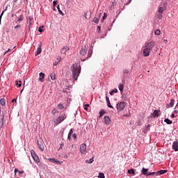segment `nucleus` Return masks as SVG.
<instances>
[{"label":"nucleus","mask_w":178,"mask_h":178,"mask_svg":"<svg viewBox=\"0 0 178 178\" xmlns=\"http://www.w3.org/2000/svg\"><path fill=\"white\" fill-rule=\"evenodd\" d=\"M107 106L108 108H111V109H113V106H112V105H111V102H107Z\"/></svg>","instance_id":"37998d69"},{"label":"nucleus","mask_w":178,"mask_h":178,"mask_svg":"<svg viewBox=\"0 0 178 178\" xmlns=\"http://www.w3.org/2000/svg\"><path fill=\"white\" fill-rule=\"evenodd\" d=\"M41 51H42V49H41V47H40L39 48H38L36 51L35 56H37V55H40V54H41Z\"/></svg>","instance_id":"a878e982"},{"label":"nucleus","mask_w":178,"mask_h":178,"mask_svg":"<svg viewBox=\"0 0 178 178\" xmlns=\"http://www.w3.org/2000/svg\"><path fill=\"white\" fill-rule=\"evenodd\" d=\"M84 110L88 112V107H84Z\"/></svg>","instance_id":"4d7b16f0"},{"label":"nucleus","mask_w":178,"mask_h":178,"mask_svg":"<svg viewBox=\"0 0 178 178\" xmlns=\"http://www.w3.org/2000/svg\"><path fill=\"white\" fill-rule=\"evenodd\" d=\"M69 49H70V48H69L68 46L64 47L61 49V54H66V52H67V51H69Z\"/></svg>","instance_id":"f3484780"},{"label":"nucleus","mask_w":178,"mask_h":178,"mask_svg":"<svg viewBox=\"0 0 178 178\" xmlns=\"http://www.w3.org/2000/svg\"><path fill=\"white\" fill-rule=\"evenodd\" d=\"M72 135H73V129H71L70 130L69 134H68V137H67L68 140H71L72 139Z\"/></svg>","instance_id":"412c9836"},{"label":"nucleus","mask_w":178,"mask_h":178,"mask_svg":"<svg viewBox=\"0 0 178 178\" xmlns=\"http://www.w3.org/2000/svg\"><path fill=\"white\" fill-rule=\"evenodd\" d=\"M86 54H87V47L86 46H83L81 47V50L80 51V55H81V56H86Z\"/></svg>","instance_id":"1a4fd4ad"},{"label":"nucleus","mask_w":178,"mask_h":178,"mask_svg":"<svg viewBox=\"0 0 178 178\" xmlns=\"http://www.w3.org/2000/svg\"><path fill=\"white\" fill-rule=\"evenodd\" d=\"M105 115V110H101L99 112V118H102Z\"/></svg>","instance_id":"cd10ccee"},{"label":"nucleus","mask_w":178,"mask_h":178,"mask_svg":"<svg viewBox=\"0 0 178 178\" xmlns=\"http://www.w3.org/2000/svg\"><path fill=\"white\" fill-rule=\"evenodd\" d=\"M31 154L32 155L33 159L35 161L36 163H38V162H40V158H38V156L37 154H35V152L34 150H31Z\"/></svg>","instance_id":"0eeeda50"},{"label":"nucleus","mask_w":178,"mask_h":178,"mask_svg":"<svg viewBox=\"0 0 178 178\" xmlns=\"http://www.w3.org/2000/svg\"><path fill=\"white\" fill-rule=\"evenodd\" d=\"M65 119H66V114H61V115H60L56 121H54V122L56 123V124H59L60 123H62V122H63V120H65Z\"/></svg>","instance_id":"7ed1b4c3"},{"label":"nucleus","mask_w":178,"mask_h":178,"mask_svg":"<svg viewBox=\"0 0 178 178\" xmlns=\"http://www.w3.org/2000/svg\"><path fill=\"white\" fill-rule=\"evenodd\" d=\"M129 175H134L136 172L134 171V169L131 168V170H128Z\"/></svg>","instance_id":"bb28decb"},{"label":"nucleus","mask_w":178,"mask_h":178,"mask_svg":"<svg viewBox=\"0 0 178 178\" xmlns=\"http://www.w3.org/2000/svg\"><path fill=\"white\" fill-rule=\"evenodd\" d=\"M104 122L106 124H111V118H109V116H105L104 117Z\"/></svg>","instance_id":"dca6fc26"},{"label":"nucleus","mask_w":178,"mask_h":178,"mask_svg":"<svg viewBox=\"0 0 178 178\" xmlns=\"http://www.w3.org/2000/svg\"><path fill=\"white\" fill-rule=\"evenodd\" d=\"M149 54H151V51L148 49V48L145 47L143 49V56H149Z\"/></svg>","instance_id":"9b49d317"},{"label":"nucleus","mask_w":178,"mask_h":178,"mask_svg":"<svg viewBox=\"0 0 178 178\" xmlns=\"http://www.w3.org/2000/svg\"><path fill=\"white\" fill-rule=\"evenodd\" d=\"M15 101H16V99H13L12 100V102H15Z\"/></svg>","instance_id":"0e129e2a"},{"label":"nucleus","mask_w":178,"mask_h":178,"mask_svg":"<svg viewBox=\"0 0 178 178\" xmlns=\"http://www.w3.org/2000/svg\"><path fill=\"white\" fill-rule=\"evenodd\" d=\"M21 26L20 25H17L14 27V30H15L16 31H17V30H19L20 29Z\"/></svg>","instance_id":"79ce46f5"},{"label":"nucleus","mask_w":178,"mask_h":178,"mask_svg":"<svg viewBox=\"0 0 178 178\" xmlns=\"http://www.w3.org/2000/svg\"><path fill=\"white\" fill-rule=\"evenodd\" d=\"M58 12H59L60 15H62V16H63V15H64L63 12H62L60 10H59Z\"/></svg>","instance_id":"864d4df0"},{"label":"nucleus","mask_w":178,"mask_h":178,"mask_svg":"<svg viewBox=\"0 0 178 178\" xmlns=\"http://www.w3.org/2000/svg\"><path fill=\"white\" fill-rule=\"evenodd\" d=\"M106 102H111V101H109V97H108L107 96L106 97Z\"/></svg>","instance_id":"09e8293b"},{"label":"nucleus","mask_w":178,"mask_h":178,"mask_svg":"<svg viewBox=\"0 0 178 178\" xmlns=\"http://www.w3.org/2000/svg\"><path fill=\"white\" fill-rule=\"evenodd\" d=\"M157 13L163 14V7H159Z\"/></svg>","instance_id":"c756f323"},{"label":"nucleus","mask_w":178,"mask_h":178,"mask_svg":"<svg viewBox=\"0 0 178 178\" xmlns=\"http://www.w3.org/2000/svg\"><path fill=\"white\" fill-rule=\"evenodd\" d=\"M72 137H73V138H74V140H76V138H77V135H76V134H74L72 135Z\"/></svg>","instance_id":"de8ad7c7"},{"label":"nucleus","mask_w":178,"mask_h":178,"mask_svg":"<svg viewBox=\"0 0 178 178\" xmlns=\"http://www.w3.org/2000/svg\"><path fill=\"white\" fill-rule=\"evenodd\" d=\"M154 34L156 35H161V30H159V29L156 30L154 32Z\"/></svg>","instance_id":"2f4dec72"},{"label":"nucleus","mask_w":178,"mask_h":178,"mask_svg":"<svg viewBox=\"0 0 178 178\" xmlns=\"http://www.w3.org/2000/svg\"><path fill=\"white\" fill-rule=\"evenodd\" d=\"M24 19V17L23 16V15H21L20 16L17 17L15 20V23L16 24H19V23H22V22H23V19Z\"/></svg>","instance_id":"6e6552de"},{"label":"nucleus","mask_w":178,"mask_h":178,"mask_svg":"<svg viewBox=\"0 0 178 178\" xmlns=\"http://www.w3.org/2000/svg\"><path fill=\"white\" fill-rule=\"evenodd\" d=\"M159 112H161V111L154 110V111L152 113L153 118H159Z\"/></svg>","instance_id":"4468645a"},{"label":"nucleus","mask_w":178,"mask_h":178,"mask_svg":"<svg viewBox=\"0 0 178 178\" xmlns=\"http://www.w3.org/2000/svg\"><path fill=\"white\" fill-rule=\"evenodd\" d=\"M57 9L58 11L60 10V8L59 7V6H57Z\"/></svg>","instance_id":"052dcab7"},{"label":"nucleus","mask_w":178,"mask_h":178,"mask_svg":"<svg viewBox=\"0 0 178 178\" xmlns=\"http://www.w3.org/2000/svg\"><path fill=\"white\" fill-rule=\"evenodd\" d=\"M177 107H178V103L177 104V105H176L175 108H177Z\"/></svg>","instance_id":"774afa93"},{"label":"nucleus","mask_w":178,"mask_h":178,"mask_svg":"<svg viewBox=\"0 0 178 178\" xmlns=\"http://www.w3.org/2000/svg\"><path fill=\"white\" fill-rule=\"evenodd\" d=\"M0 104L1 105H2V106H5V105H6V100L5 99V98H1L0 99Z\"/></svg>","instance_id":"a211bd4d"},{"label":"nucleus","mask_w":178,"mask_h":178,"mask_svg":"<svg viewBox=\"0 0 178 178\" xmlns=\"http://www.w3.org/2000/svg\"><path fill=\"white\" fill-rule=\"evenodd\" d=\"M56 112H58V111L54 108V109L51 111V113H52V115H55V113H56Z\"/></svg>","instance_id":"49530a36"},{"label":"nucleus","mask_w":178,"mask_h":178,"mask_svg":"<svg viewBox=\"0 0 178 178\" xmlns=\"http://www.w3.org/2000/svg\"><path fill=\"white\" fill-rule=\"evenodd\" d=\"M57 3H58V1H53V6L55 8V6H56Z\"/></svg>","instance_id":"a18cd8bd"},{"label":"nucleus","mask_w":178,"mask_h":178,"mask_svg":"<svg viewBox=\"0 0 178 178\" xmlns=\"http://www.w3.org/2000/svg\"><path fill=\"white\" fill-rule=\"evenodd\" d=\"M79 150L82 155L87 154V145L86 143L81 144L80 145Z\"/></svg>","instance_id":"f03ea898"},{"label":"nucleus","mask_w":178,"mask_h":178,"mask_svg":"<svg viewBox=\"0 0 178 178\" xmlns=\"http://www.w3.org/2000/svg\"><path fill=\"white\" fill-rule=\"evenodd\" d=\"M174 105H175V99H172L170 100V104H167L165 105V106H166L167 108H173Z\"/></svg>","instance_id":"f8f14e48"},{"label":"nucleus","mask_w":178,"mask_h":178,"mask_svg":"<svg viewBox=\"0 0 178 178\" xmlns=\"http://www.w3.org/2000/svg\"><path fill=\"white\" fill-rule=\"evenodd\" d=\"M174 113H178L177 110H175V111H174Z\"/></svg>","instance_id":"680f3d73"},{"label":"nucleus","mask_w":178,"mask_h":178,"mask_svg":"<svg viewBox=\"0 0 178 178\" xmlns=\"http://www.w3.org/2000/svg\"><path fill=\"white\" fill-rule=\"evenodd\" d=\"M130 2H131V0L128 1V3H130Z\"/></svg>","instance_id":"338daca9"},{"label":"nucleus","mask_w":178,"mask_h":178,"mask_svg":"<svg viewBox=\"0 0 178 178\" xmlns=\"http://www.w3.org/2000/svg\"><path fill=\"white\" fill-rule=\"evenodd\" d=\"M15 85L18 86V87H22V81H16Z\"/></svg>","instance_id":"7c9ffc66"},{"label":"nucleus","mask_w":178,"mask_h":178,"mask_svg":"<svg viewBox=\"0 0 178 178\" xmlns=\"http://www.w3.org/2000/svg\"><path fill=\"white\" fill-rule=\"evenodd\" d=\"M157 19L159 20H162L163 17V14L161 13H157Z\"/></svg>","instance_id":"6ab92c4d"},{"label":"nucleus","mask_w":178,"mask_h":178,"mask_svg":"<svg viewBox=\"0 0 178 178\" xmlns=\"http://www.w3.org/2000/svg\"><path fill=\"white\" fill-rule=\"evenodd\" d=\"M28 20H29V26L30 27V26H31V20H33V17H31V16L29 17Z\"/></svg>","instance_id":"f704fd0d"},{"label":"nucleus","mask_w":178,"mask_h":178,"mask_svg":"<svg viewBox=\"0 0 178 178\" xmlns=\"http://www.w3.org/2000/svg\"><path fill=\"white\" fill-rule=\"evenodd\" d=\"M38 145L41 151H44V142L42 140H38Z\"/></svg>","instance_id":"9d476101"},{"label":"nucleus","mask_w":178,"mask_h":178,"mask_svg":"<svg viewBox=\"0 0 178 178\" xmlns=\"http://www.w3.org/2000/svg\"><path fill=\"white\" fill-rule=\"evenodd\" d=\"M71 70L72 72V77L75 81H77L79 79V76H80V73H81V67L80 65L78 63H74L71 67Z\"/></svg>","instance_id":"f257e3e1"},{"label":"nucleus","mask_w":178,"mask_h":178,"mask_svg":"<svg viewBox=\"0 0 178 178\" xmlns=\"http://www.w3.org/2000/svg\"><path fill=\"white\" fill-rule=\"evenodd\" d=\"M172 148L175 151H176V152L178 151V141L177 140H175L173 142Z\"/></svg>","instance_id":"ddd939ff"},{"label":"nucleus","mask_w":178,"mask_h":178,"mask_svg":"<svg viewBox=\"0 0 178 178\" xmlns=\"http://www.w3.org/2000/svg\"><path fill=\"white\" fill-rule=\"evenodd\" d=\"M99 178H105V175L103 172H99Z\"/></svg>","instance_id":"c9c22d12"},{"label":"nucleus","mask_w":178,"mask_h":178,"mask_svg":"<svg viewBox=\"0 0 178 178\" xmlns=\"http://www.w3.org/2000/svg\"><path fill=\"white\" fill-rule=\"evenodd\" d=\"M6 10H8V7H6V9L2 11L1 15H0V22L2 19V16H3V13H5V12H6Z\"/></svg>","instance_id":"c85d7f7f"},{"label":"nucleus","mask_w":178,"mask_h":178,"mask_svg":"<svg viewBox=\"0 0 178 178\" xmlns=\"http://www.w3.org/2000/svg\"><path fill=\"white\" fill-rule=\"evenodd\" d=\"M155 47V42L151 41L145 44V48L147 49L152 51V49Z\"/></svg>","instance_id":"423d86ee"},{"label":"nucleus","mask_w":178,"mask_h":178,"mask_svg":"<svg viewBox=\"0 0 178 178\" xmlns=\"http://www.w3.org/2000/svg\"><path fill=\"white\" fill-rule=\"evenodd\" d=\"M107 16H108V15L106 14V13H104V16L102 17V19H103L102 22H104V20H105L106 19Z\"/></svg>","instance_id":"c03bdc74"},{"label":"nucleus","mask_w":178,"mask_h":178,"mask_svg":"<svg viewBox=\"0 0 178 178\" xmlns=\"http://www.w3.org/2000/svg\"><path fill=\"white\" fill-rule=\"evenodd\" d=\"M4 118H5V115H3L0 116V123H3Z\"/></svg>","instance_id":"e433bc0d"},{"label":"nucleus","mask_w":178,"mask_h":178,"mask_svg":"<svg viewBox=\"0 0 178 178\" xmlns=\"http://www.w3.org/2000/svg\"><path fill=\"white\" fill-rule=\"evenodd\" d=\"M165 173H168L166 170H161L157 172V175H165Z\"/></svg>","instance_id":"aec40b11"},{"label":"nucleus","mask_w":178,"mask_h":178,"mask_svg":"<svg viewBox=\"0 0 178 178\" xmlns=\"http://www.w3.org/2000/svg\"><path fill=\"white\" fill-rule=\"evenodd\" d=\"M90 106V104H87L84 105V107L88 108Z\"/></svg>","instance_id":"6e6d98bb"},{"label":"nucleus","mask_w":178,"mask_h":178,"mask_svg":"<svg viewBox=\"0 0 178 178\" xmlns=\"http://www.w3.org/2000/svg\"><path fill=\"white\" fill-rule=\"evenodd\" d=\"M127 104L124 102H121L118 104H117V109L118 111H122L123 109H124V106H126Z\"/></svg>","instance_id":"39448f33"},{"label":"nucleus","mask_w":178,"mask_h":178,"mask_svg":"<svg viewBox=\"0 0 178 178\" xmlns=\"http://www.w3.org/2000/svg\"><path fill=\"white\" fill-rule=\"evenodd\" d=\"M58 108L59 109H63V108H65V106H63V104H59L58 105Z\"/></svg>","instance_id":"a19ab883"},{"label":"nucleus","mask_w":178,"mask_h":178,"mask_svg":"<svg viewBox=\"0 0 178 178\" xmlns=\"http://www.w3.org/2000/svg\"><path fill=\"white\" fill-rule=\"evenodd\" d=\"M118 92V89H113L111 92H110L111 95H113V94Z\"/></svg>","instance_id":"72a5a7b5"},{"label":"nucleus","mask_w":178,"mask_h":178,"mask_svg":"<svg viewBox=\"0 0 178 178\" xmlns=\"http://www.w3.org/2000/svg\"><path fill=\"white\" fill-rule=\"evenodd\" d=\"M156 172H148V169L145 168H143L142 169V175H145V176H154V175H155Z\"/></svg>","instance_id":"20e7f679"},{"label":"nucleus","mask_w":178,"mask_h":178,"mask_svg":"<svg viewBox=\"0 0 178 178\" xmlns=\"http://www.w3.org/2000/svg\"><path fill=\"white\" fill-rule=\"evenodd\" d=\"M17 172H19V170H18L17 168H15V175H16V173H17Z\"/></svg>","instance_id":"5fc2aeb1"},{"label":"nucleus","mask_w":178,"mask_h":178,"mask_svg":"<svg viewBox=\"0 0 178 178\" xmlns=\"http://www.w3.org/2000/svg\"><path fill=\"white\" fill-rule=\"evenodd\" d=\"M123 88H124V86H123V84H120V86H119V90H120V91H123Z\"/></svg>","instance_id":"ea45409f"},{"label":"nucleus","mask_w":178,"mask_h":178,"mask_svg":"<svg viewBox=\"0 0 178 178\" xmlns=\"http://www.w3.org/2000/svg\"><path fill=\"white\" fill-rule=\"evenodd\" d=\"M43 28H44V26H42L39 27V29H38L39 33L44 32V30L42 29Z\"/></svg>","instance_id":"58836bf2"},{"label":"nucleus","mask_w":178,"mask_h":178,"mask_svg":"<svg viewBox=\"0 0 178 178\" xmlns=\"http://www.w3.org/2000/svg\"><path fill=\"white\" fill-rule=\"evenodd\" d=\"M56 75L55 74V73H51V74H50V77H51V80H56Z\"/></svg>","instance_id":"393cba45"},{"label":"nucleus","mask_w":178,"mask_h":178,"mask_svg":"<svg viewBox=\"0 0 178 178\" xmlns=\"http://www.w3.org/2000/svg\"><path fill=\"white\" fill-rule=\"evenodd\" d=\"M92 55V49H90L88 52V56L86 58H91Z\"/></svg>","instance_id":"5701e85b"},{"label":"nucleus","mask_w":178,"mask_h":178,"mask_svg":"<svg viewBox=\"0 0 178 178\" xmlns=\"http://www.w3.org/2000/svg\"><path fill=\"white\" fill-rule=\"evenodd\" d=\"M39 74V81H41V83H42L44 81V79L45 78V74L40 72Z\"/></svg>","instance_id":"2eb2a0df"},{"label":"nucleus","mask_w":178,"mask_h":178,"mask_svg":"<svg viewBox=\"0 0 178 178\" xmlns=\"http://www.w3.org/2000/svg\"><path fill=\"white\" fill-rule=\"evenodd\" d=\"M164 122L165 123H167V124H172V123H173V122H172V120H169V118L165 119Z\"/></svg>","instance_id":"b1692460"},{"label":"nucleus","mask_w":178,"mask_h":178,"mask_svg":"<svg viewBox=\"0 0 178 178\" xmlns=\"http://www.w3.org/2000/svg\"><path fill=\"white\" fill-rule=\"evenodd\" d=\"M123 73L127 74V73H129V70H124V72H123Z\"/></svg>","instance_id":"8fccbe9b"},{"label":"nucleus","mask_w":178,"mask_h":178,"mask_svg":"<svg viewBox=\"0 0 178 178\" xmlns=\"http://www.w3.org/2000/svg\"><path fill=\"white\" fill-rule=\"evenodd\" d=\"M97 31H99V33L101 31V26H97Z\"/></svg>","instance_id":"3c124183"},{"label":"nucleus","mask_w":178,"mask_h":178,"mask_svg":"<svg viewBox=\"0 0 178 178\" xmlns=\"http://www.w3.org/2000/svg\"><path fill=\"white\" fill-rule=\"evenodd\" d=\"M56 65H58V63H54V66H56Z\"/></svg>","instance_id":"69168bd1"},{"label":"nucleus","mask_w":178,"mask_h":178,"mask_svg":"<svg viewBox=\"0 0 178 178\" xmlns=\"http://www.w3.org/2000/svg\"><path fill=\"white\" fill-rule=\"evenodd\" d=\"M49 160L50 161V162H53V163H57V164L60 163V161H59L55 159H49Z\"/></svg>","instance_id":"4be33fe9"},{"label":"nucleus","mask_w":178,"mask_h":178,"mask_svg":"<svg viewBox=\"0 0 178 178\" xmlns=\"http://www.w3.org/2000/svg\"><path fill=\"white\" fill-rule=\"evenodd\" d=\"M164 42H165V44H167L168 40H164Z\"/></svg>","instance_id":"e2e57ef3"},{"label":"nucleus","mask_w":178,"mask_h":178,"mask_svg":"<svg viewBox=\"0 0 178 178\" xmlns=\"http://www.w3.org/2000/svg\"><path fill=\"white\" fill-rule=\"evenodd\" d=\"M92 162H94V159L93 158L86 161V163H92Z\"/></svg>","instance_id":"473e14b6"},{"label":"nucleus","mask_w":178,"mask_h":178,"mask_svg":"<svg viewBox=\"0 0 178 178\" xmlns=\"http://www.w3.org/2000/svg\"><path fill=\"white\" fill-rule=\"evenodd\" d=\"M10 51L11 50L10 49H8V51L5 52V54H8V52H10Z\"/></svg>","instance_id":"13d9d810"},{"label":"nucleus","mask_w":178,"mask_h":178,"mask_svg":"<svg viewBox=\"0 0 178 178\" xmlns=\"http://www.w3.org/2000/svg\"><path fill=\"white\" fill-rule=\"evenodd\" d=\"M93 22L97 24L99 22V18L95 17Z\"/></svg>","instance_id":"4c0bfd02"},{"label":"nucleus","mask_w":178,"mask_h":178,"mask_svg":"<svg viewBox=\"0 0 178 178\" xmlns=\"http://www.w3.org/2000/svg\"><path fill=\"white\" fill-rule=\"evenodd\" d=\"M18 173L19 174V175H23V173H24V171H18Z\"/></svg>","instance_id":"603ef678"},{"label":"nucleus","mask_w":178,"mask_h":178,"mask_svg":"<svg viewBox=\"0 0 178 178\" xmlns=\"http://www.w3.org/2000/svg\"><path fill=\"white\" fill-rule=\"evenodd\" d=\"M171 118H175V114H174V113H172V114L171 115Z\"/></svg>","instance_id":"bf43d9fd"}]
</instances>
